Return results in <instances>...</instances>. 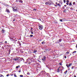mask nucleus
Here are the masks:
<instances>
[{
  "instance_id": "obj_44",
  "label": "nucleus",
  "mask_w": 77,
  "mask_h": 77,
  "mask_svg": "<svg viewBox=\"0 0 77 77\" xmlns=\"http://www.w3.org/2000/svg\"><path fill=\"white\" fill-rule=\"evenodd\" d=\"M64 58H65V59H66V56L65 55L64 56Z\"/></svg>"
},
{
  "instance_id": "obj_42",
  "label": "nucleus",
  "mask_w": 77,
  "mask_h": 77,
  "mask_svg": "<svg viewBox=\"0 0 77 77\" xmlns=\"http://www.w3.org/2000/svg\"><path fill=\"white\" fill-rule=\"evenodd\" d=\"M60 21H61V22H62V19L60 20Z\"/></svg>"
},
{
  "instance_id": "obj_41",
  "label": "nucleus",
  "mask_w": 77,
  "mask_h": 77,
  "mask_svg": "<svg viewBox=\"0 0 77 77\" xmlns=\"http://www.w3.org/2000/svg\"><path fill=\"white\" fill-rule=\"evenodd\" d=\"M20 69V70L19 71V72H21V69Z\"/></svg>"
},
{
  "instance_id": "obj_21",
  "label": "nucleus",
  "mask_w": 77,
  "mask_h": 77,
  "mask_svg": "<svg viewBox=\"0 0 77 77\" xmlns=\"http://www.w3.org/2000/svg\"><path fill=\"white\" fill-rule=\"evenodd\" d=\"M75 67H74V66H72V69H74V68H75Z\"/></svg>"
},
{
  "instance_id": "obj_36",
  "label": "nucleus",
  "mask_w": 77,
  "mask_h": 77,
  "mask_svg": "<svg viewBox=\"0 0 77 77\" xmlns=\"http://www.w3.org/2000/svg\"><path fill=\"white\" fill-rule=\"evenodd\" d=\"M30 37H33V35H30Z\"/></svg>"
},
{
  "instance_id": "obj_38",
  "label": "nucleus",
  "mask_w": 77,
  "mask_h": 77,
  "mask_svg": "<svg viewBox=\"0 0 77 77\" xmlns=\"http://www.w3.org/2000/svg\"><path fill=\"white\" fill-rule=\"evenodd\" d=\"M57 5L58 6H60V4H59V3L58 4H57Z\"/></svg>"
},
{
  "instance_id": "obj_48",
  "label": "nucleus",
  "mask_w": 77,
  "mask_h": 77,
  "mask_svg": "<svg viewBox=\"0 0 77 77\" xmlns=\"http://www.w3.org/2000/svg\"><path fill=\"white\" fill-rule=\"evenodd\" d=\"M38 69H36V71H38Z\"/></svg>"
},
{
  "instance_id": "obj_19",
  "label": "nucleus",
  "mask_w": 77,
  "mask_h": 77,
  "mask_svg": "<svg viewBox=\"0 0 77 77\" xmlns=\"http://www.w3.org/2000/svg\"><path fill=\"white\" fill-rule=\"evenodd\" d=\"M71 65H72V63H70L69 64V66L70 67L71 66Z\"/></svg>"
},
{
  "instance_id": "obj_1",
  "label": "nucleus",
  "mask_w": 77,
  "mask_h": 77,
  "mask_svg": "<svg viewBox=\"0 0 77 77\" xmlns=\"http://www.w3.org/2000/svg\"><path fill=\"white\" fill-rule=\"evenodd\" d=\"M39 30H42L43 29V26L41 25H39Z\"/></svg>"
},
{
  "instance_id": "obj_62",
  "label": "nucleus",
  "mask_w": 77,
  "mask_h": 77,
  "mask_svg": "<svg viewBox=\"0 0 77 77\" xmlns=\"http://www.w3.org/2000/svg\"><path fill=\"white\" fill-rule=\"evenodd\" d=\"M13 21H15V19H14V20H13Z\"/></svg>"
},
{
  "instance_id": "obj_57",
  "label": "nucleus",
  "mask_w": 77,
  "mask_h": 77,
  "mask_svg": "<svg viewBox=\"0 0 77 77\" xmlns=\"http://www.w3.org/2000/svg\"><path fill=\"white\" fill-rule=\"evenodd\" d=\"M5 43H7V41L5 42Z\"/></svg>"
},
{
  "instance_id": "obj_6",
  "label": "nucleus",
  "mask_w": 77,
  "mask_h": 77,
  "mask_svg": "<svg viewBox=\"0 0 77 77\" xmlns=\"http://www.w3.org/2000/svg\"><path fill=\"white\" fill-rule=\"evenodd\" d=\"M2 33H5V31L4 29H2Z\"/></svg>"
},
{
  "instance_id": "obj_16",
  "label": "nucleus",
  "mask_w": 77,
  "mask_h": 77,
  "mask_svg": "<svg viewBox=\"0 0 77 77\" xmlns=\"http://www.w3.org/2000/svg\"><path fill=\"white\" fill-rule=\"evenodd\" d=\"M20 66L18 65V66H17L16 67V68H17V69H18V68H20Z\"/></svg>"
},
{
  "instance_id": "obj_28",
  "label": "nucleus",
  "mask_w": 77,
  "mask_h": 77,
  "mask_svg": "<svg viewBox=\"0 0 77 77\" xmlns=\"http://www.w3.org/2000/svg\"><path fill=\"white\" fill-rule=\"evenodd\" d=\"M66 66L67 67V68H69V65L68 64H66Z\"/></svg>"
},
{
  "instance_id": "obj_40",
  "label": "nucleus",
  "mask_w": 77,
  "mask_h": 77,
  "mask_svg": "<svg viewBox=\"0 0 77 77\" xmlns=\"http://www.w3.org/2000/svg\"><path fill=\"white\" fill-rule=\"evenodd\" d=\"M70 9L71 10H72V9H73V8H70Z\"/></svg>"
},
{
  "instance_id": "obj_35",
  "label": "nucleus",
  "mask_w": 77,
  "mask_h": 77,
  "mask_svg": "<svg viewBox=\"0 0 77 77\" xmlns=\"http://www.w3.org/2000/svg\"><path fill=\"white\" fill-rule=\"evenodd\" d=\"M19 0H16V2H17V3H18V2H19Z\"/></svg>"
},
{
  "instance_id": "obj_33",
  "label": "nucleus",
  "mask_w": 77,
  "mask_h": 77,
  "mask_svg": "<svg viewBox=\"0 0 77 77\" xmlns=\"http://www.w3.org/2000/svg\"><path fill=\"white\" fill-rule=\"evenodd\" d=\"M10 74H11V76H12L13 75H14V74H13L12 73H11Z\"/></svg>"
},
{
  "instance_id": "obj_46",
  "label": "nucleus",
  "mask_w": 77,
  "mask_h": 77,
  "mask_svg": "<svg viewBox=\"0 0 77 77\" xmlns=\"http://www.w3.org/2000/svg\"><path fill=\"white\" fill-rule=\"evenodd\" d=\"M31 34H33V32H31Z\"/></svg>"
},
{
  "instance_id": "obj_39",
  "label": "nucleus",
  "mask_w": 77,
  "mask_h": 77,
  "mask_svg": "<svg viewBox=\"0 0 77 77\" xmlns=\"http://www.w3.org/2000/svg\"><path fill=\"white\" fill-rule=\"evenodd\" d=\"M33 11H36V9H35V8H34L33 9Z\"/></svg>"
},
{
  "instance_id": "obj_50",
  "label": "nucleus",
  "mask_w": 77,
  "mask_h": 77,
  "mask_svg": "<svg viewBox=\"0 0 77 77\" xmlns=\"http://www.w3.org/2000/svg\"><path fill=\"white\" fill-rule=\"evenodd\" d=\"M32 29H33V28H31V29H30V30H32Z\"/></svg>"
},
{
  "instance_id": "obj_45",
  "label": "nucleus",
  "mask_w": 77,
  "mask_h": 77,
  "mask_svg": "<svg viewBox=\"0 0 77 77\" xmlns=\"http://www.w3.org/2000/svg\"><path fill=\"white\" fill-rule=\"evenodd\" d=\"M9 74H8V75H6L7 77H8L9 76Z\"/></svg>"
},
{
  "instance_id": "obj_37",
  "label": "nucleus",
  "mask_w": 77,
  "mask_h": 77,
  "mask_svg": "<svg viewBox=\"0 0 77 77\" xmlns=\"http://www.w3.org/2000/svg\"><path fill=\"white\" fill-rule=\"evenodd\" d=\"M59 64L60 65H62V63H59Z\"/></svg>"
},
{
  "instance_id": "obj_10",
  "label": "nucleus",
  "mask_w": 77,
  "mask_h": 77,
  "mask_svg": "<svg viewBox=\"0 0 77 77\" xmlns=\"http://www.w3.org/2000/svg\"><path fill=\"white\" fill-rule=\"evenodd\" d=\"M67 72H68V70H66V71H65L64 72V74H66V73H67Z\"/></svg>"
},
{
  "instance_id": "obj_15",
  "label": "nucleus",
  "mask_w": 77,
  "mask_h": 77,
  "mask_svg": "<svg viewBox=\"0 0 77 77\" xmlns=\"http://www.w3.org/2000/svg\"><path fill=\"white\" fill-rule=\"evenodd\" d=\"M63 12H65V13H66V9H65L64 10Z\"/></svg>"
},
{
  "instance_id": "obj_49",
  "label": "nucleus",
  "mask_w": 77,
  "mask_h": 77,
  "mask_svg": "<svg viewBox=\"0 0 77 77\" xmlns=\"http://www.w3.org/2000/svg\"><path fill=\"white\" fill-rule=\"evenodd\" d=\"M55 4H56V5H57V2H56V3H55Z\"/></svg>"
},
{
  "instance_id": "obj_8",
  "label": "nucleus",
  "mask_w": 77,
  "mask_h": 77,
  "mask_svg": "<svg viewBox=\"0 0 77 77\" xmlns=\"http://www.w3.org/2000/svg\"><path fill=\"white\" fill-rule=\"evenodd\" d=\"M21 58H18V59L17 60V62H21Z\"/></svg>"
},
{
  "instance_id": "obj_18",
  "label": "nucleus",
  "mask_w": 77,
  "mask_h": 77,
  "mask_svg": "<svg viewBox=\"0 0 77 77\" xmlns=\"http://www.w3.org/2000/svg\"><path fill=\"white\" fill-rule=\"evenodd\" d=\"M66 54H69V52H67L66 53Z\"/></svg>"
},
{
  "instance_id": "obj_22",
  "label": "nucleus",
  "mask_w": 77,
  "mask_h": 77,
  "mask_svg": "<svg viewBox=\"0 0 77 77\" xmlns=\"http://www.w3.org/2000/svg\"><path fill=\"white\" fill-rule=\"evenodd\" d=\"M14 77H17V76L16 75V73H14Z\"/></svg>"
},
{
  "instance_id": "obj_53",
  "label": "nucleus",
  "mask_w": 77,
  "mask_h": 77,
  "mask_svg": "<svg viewBox=\"0 0 77 77\" xmlns=\"http://www.w3.org/2000/svg\"><path fill=\"white\" fill-rule=\"evenodd\" d=\"M62 68H63V69H64V67H63L62 66Z\"/></svg>"
},
{
  "instance_id": "obj_32",
  "label": "nucleus",
  "mask_w": 77,
  "mask_h": 77,
  "mask_svg": "<svg viewBox=\"0 0 77 77\" xmlns=\"http://www.w3.org/2000/svg\"><path fill=\"white\" fill-rule=\"evenodd\" d=\"M76 52H77V51H74L73 52V53H75Z\"/></svg>"
},
{
  "instance_id": "obj_12",
  "label": "nucleus",
  "mask_w": 77,
  "mask_h": 77,
  "mask_svg": "<svg viewBox=\"0 0 77 77\" xmlns=\"http://www.w3.org/2000/svg\"><path fill=\"white\" fill-rule=\"evenodd\" d=\"M49 3V2H46L45 4L46 5H48Z\"/></svg>"
},
{
  "instance_id": "obj_9",
  "label": "nucleus",
  "mask_w": 77,
  "mask_h": 77,
  "mask_svg": "<svg viewBox=\"0 0 77 77\" xmlns=\"http://www.w3.org/2000/svg\"><path fill=\"white\" fill-rule=\"evenodd\" d=\"M37 52V51L36 50H35L33 52V53H36Z\"/></svg>"
},
{
  "instance_id": "obj_58",
  "label": "nucleus",
  "mask_w": 77,
  "mask_h": 77,
  "mask_svg": "<svg viewBox=\"0 0 77 77\" xmlns=\"http://www.w3.org/2000/svg\"><path fill=\"white\" fill-rule=\"evenodd\" d=\"M0 43H3V42H0Z\"/></svg>"
},
{
  "instance_id": "obj_55",
  "label": "nucleus",
  "mask_w": 77,
  "mask_h": 77,
  "mask_svg": "<svg viewBox=\"0 0 77 77\" xmlns=\"http://www.w3.org/2000/svg\"><path fill=\"white\" fill-rule=\"evenodd\" d=\"M55 7H57V5H55Z\"/></svg>"
},
{
  "instance_id": "obj_30",
  "label": "nucleus",
  "mask_w": 77,
  "mask_h": 77,
  "mask_svg": "<svg viewBox=\"0 0 77 77\" xmlns=\"http://www.w3.org/2000/svg\"><path fill=\"white\" fill-rule=\"evenodd\" d=\"M59 69L60 71H62V69Z\"/></svg>"
},
{
  "instance_id": "obj_51",
  "label": "nucleus",
  "mask_w": 77,
  "mask_h": 77,
  "mask_svg": "<svg viewBox=\"0 0 77 77\" xmlns=\"http://www.w3.org/2000/svg\"><path fill=\"white\" fill-rule=\"evenodd\" d=\"M42 40L39 39V41H42Z\"/></svg>"
},
{
  "instance_id": "obj_52",
  "label": "nucleus",
  "mask_w": 77,
  "mask_h": 77,
  "mask_svg": "<svg viewBox=\"0 0 77 77\" xmlns=\"http://www.w3.org/2000/svg\"><path fill=\"white\" fill-rule=\"evenodd\" d=\"M19 45H20V46L21 45V43H19Z\"/></svg>"
},
{
  "instance_id": "obj_11",
  "label": "nucleus",
  "mask_w": 77,
  "mask_h": 77,
  "mask_svg": "<svg viewBox=\"0 0 77 77\" xmlns=\"http://www.w3.org/2000/svg\"><path fill=\"white\" fill-rule=\"evenodd\" d=\"M6 12H8V13H10V11H9V10H8V9H7V10H6Z\"/></svg>"
},
{
  "instance_id": "obj_47",
  "label": "nucleus",
  "mask_w": 77,
  "mask_h": 77,
  "mask_svg": "<svg viewBox=\"0 0 77 77\" xmlns=\"http://www.w3.org/2000/svg\"><path fill=\"white\" fill-rule=\"evenodd\" d=\"M64 6H65V7H66V6H67V5H64Z\"/></svg>"
},
{
  "instance_id": "obj_14",
  "label": "nucleus",
  "mask_w": 77,
  "mask_h": 77,
  "mask_svg": "<svg viewBox=\"0 0 77 77\" xmlns=\"http://www.w3.org/2000/svg\"><path fill=\"white\" fill-rule=\"evenodd\" d=\"M32 66H34V67L36 66V64L35 63H33L32 64Z\"/></svg>"
},
{
  "instance_id": "obj_4",
  "label": "nucleus",
  "mask_w": 77,
  "mask_h": 77,
  "mask_svg": "<svg viewBox=\"0 0 77 77\" xmlns=\"http://www.w3.org/2000/svg\"><path fill=\"white\" fill-rule=\"evenodd\" d=\"M20 62H24V60L23 58H20Z\"/></svg>"
},
{
  "instance_id": "obj_60",
  "label": "nucleus",
  "mask_w": 77,
  "mask_h": 77,
  "mask_svg": "<svg viewBox=\"0 0 77 77\" xmlns=\"http://www.w3.org/2000/svg\"><path fill=\"white\" fill-rule=\"evenodd\" d=\"M60 67L59 66L58 68H59V69H60Z\"/></svg>"
},
{
  "instance_id": "obj_2",
  "label": "nucleus",
  "mask_w": 77,
  "mask_h": 77,
  "mask_svg": "<svg viewBox=\"0 0 77 77\" xmlns=\"http://www.w3.org/2000/svg\"><path fill=\"white\" fill-rule=\"evenodd\" d=\"M42 60L43 62H45V61L46 60V57L45 56L43 57H42Z\"/></svg>"
},
{
  "instance_id": "obj_59",
  "label": "nucleus",
  "mask_w": 77,
  "mask_h": 77,
  "mask_svg": "<svg viewBox=\"0 0 77 77\" xmlns=\"http://www.w3.org/2000/svg\"><path fill=\"white\" fill-rule=\"evenodd\" d=\"M33 32V31H32V30H31V32Z\"/></svg>"
},
{
  "instance_id": "obj_13",
  "label": "nucleus",
  "mask_w": 77,
  "mask_h": 77,
  "mask_svg": "<svg viewBox=\"0 0 77 77\" xmlns=\"http://www.w3.org/2000/svg\"><path fill=\"white\" fill-rule=\"evenodd\" d=\"M44 41H45V40H44V41L43 42H42V44L43 45V44H44L45 43Z\"/></svg>"
},
{
  "instance_id": "obj_54",
  "label": "nucleus",
  "mask_w": 77,
  "mask_h": 77,
  "mask_svg": "<svg viewBox=\"0 0 77 77\" xmlns=\"http://www.w3.org/2000/svg\"><path fill=\"white\" fill-rule=\"evenodd\" d=\"M39 20H40V21H41V19L40 18L39 19Z\"/></svg>"
},
{
  "instance_id": "obj_24",
  "label": "nucleus",
  "mask_w": 77,
  "mask_h": 77,
  "mask_svg": "<svg viewBox=\"0 0 77 77\" xmlns=\"http://www.w3.org/2000/svg\"><path fill=\"white\" fill-rule=\"evenodd\" d=\"M69 6H71V5H72V3H71V2H70V3H69Z\"/></svg>"
},
{
  "instance_id": "obj_7",
  "label": "nucleus",
  "mask_w": 77,
  "mask_h": 77,
  "mask_svg": "<svg viewBox=\"0 0 77 77\" xmlns=\"http://www.w3.org/2000/svg\"><path fill=\"white\" fill-rule=\"evenodd\" d=\"M66 5H69V0H67L66 1Z\"/></svg>"
},
{
  "instance_id": "obj_56",
  "label": "nucleus",
  "mask_w": 77,
  "mask_h": 77,
  "mask_svg": "<svg viewBox=\"0 0 77 77\" xmlns=\"http://www.w3.org/2000/svg\"><path fill=\"white\" fill-rule=\"evenodd\" d=\"M76 48H77V44L76 45Z\"/></svg>"
},
{
  "instance_id": "obj_43",
  "label": "nucleus",
  "mask_w": 77,
  "mask_h": 77,
  "mask_svg": "<svg viewBox=\"0 0 77 77\" xmlns=\"http://www.w3.org/2000/svg\"><path fill=\"white\" fill-rule=\"evenodd\" d=\"M4 6H9L8 5H4Z\"/></svg>"
},
{
  "instance_id": "obj_3",
  "label": "nucleus",
  "mask_w": 77,
  "mask_h": 77,
  "mask_svg": "<svg viewBox=\"0 0 77 77\" xmlns=\"http://www.w3.org/2000/svg\"><path fill=\"white\" fill-rule=\"evenodd\" d=\"M12 8H13V10L14 12L18 11V9L17 8H14L13 7H12Z\"/></svg>"
},
{
  "instance_id": "obj_25",
  "label": "nucleus",
  "mask_w": 77,
  "mask_h": 77,
  "mask_svg": "<svg viewBox=\"0 0 77 77\" xmlns=\"http://www.w3.org/2000/svg\"><path fill=\"white\" fill-rule=\"evenodd\" d=\"M58 43H59V41H58L57 42H55L56 44H57Z\"/></svg>"
},
{
  "instance_id": "obj_63",
  "label": "nucleus",
  "mask_w": 77,
  "mask_h": 77,
  "mask_svg": "<svg viewBox=\"0 0 77 77\" xmlns=\"http://www.w3.org/2000/svg\"><path fill=\"white\" fill-rule=\"evenodd\" d=\"M60 72H61V74H62V71Z\"/></svg>"
},
{
  "instance_id": "obj_31",
  "label": "nucleus",
  "mask_w": 77,
  "mask_h": 77,
  "mask_svg": "<svg viewBox=\"0 0 77 77\" xmlns=\"http://www.w3.org/2000/svg\"><path fill=\"white\" fill-rule=\"evenodd\" d=\"M27 75H30V73L29 72H28L27 73Z\"/></svg>"
},
{
  "instance_id": "obj_5",
  "label": "nucleus",
  "mask_w": 77,
  "mask_h": 77,
  "mask_svg": "<svg viewBox=\"0 0 77 77\" xmlns=\"http://www.w3.org/2000/svg\"><path fill=\"white\" fill-rule=\"evenodd\" d=\"M18 59H18V57H16L14 59V60L16 61H17V60H18Z\"/></svg>"
},
{
  "instance_id": "obj_27",
  "label": "nucleus",
  "mask_w": 77,
  "mask_h": 77,
  "mask_svg": "<svg viewBox=\"0 0 77 77\" xmlns=\"http://www.w3.org/2000/svg\"><path fill=\"white\" fill-rule=\"evenodd\" d=\"M59 42H61L62 41V39H59Z\"/></svg>"
},
{
  "instance_id": "obj_29",
  "label": "nucleus",
  "mask_w": 77,
  "mask_h": 77,
  "mask_svg": "<svg viewBox=\"0 0 77 77\" xmlns=\"http://www.w3.org/2000/svg\"><path fill=\"white\" fill-rule=\"evenodd\" d=\"M75 2H73V5H75Z\"/></svg>"
},
{
  "instance_id": "obj_20",
  "label": "nucleus",
  "mask_w": 77,
  "mask_h": 77,
  "mask_svg": "<svg viewBox=\"0 0 77 77\" xmlns=\"http://www.w3.org/2000/svg\"><path fill=\"white\" fill-rule=\"evenodd\" d=\"M19 2H20V3H23V1L22 0H19Z\"/></svg>"
},
{
  "instance_id": "obj_34",
  "label": "nucleus",
  "mask_w": 77,
  "mask_h": 77,
  "mask_svg": "<svg viewBox=\"0 0 77 77\" xmlns=\"http://www.w3.org/2000/svg\"><path fill=\"white\" fill-rule=\"evenodd\" d=\"M20 77H23V75H20Z\"/></svg>"
},
{
  "instance_id": "obj_26",
  "label": "nucleus",
  "mask_w": 77,
  "mask_h": 77,
  "mask_svg": "<svg viewBox=\"0 0 77 77\" xmlns=\"http://www.w3.org/2000/svg\"><path fill=\"white\" fill-rule=\"evenodd\" d=\"M63 2L64 3H66V0H63Z\"/></svg>"
},
{
  "instance_id": "obj_61",
  "label": "nucleus",
  "mask_w": 77,
  "mask_h": 77,
  "mask_svg": "<svg viewBox=\"0 0 77 77\" xmlns=\"http://www.w3.org/2000/svg\"><path fill=\"white\" fill-rule=\"evenodd\" d=\"M74 77H76V75L74 76Z\"/></svg>"
},
{
  "instance_id": "obj_23",
  "label": "nucleus",
  "mask_w": 77,
  "mask_h": 77,
  "mask_svg": "<svg viewBox=\"0 0 77 77\" xmlns=\"http://www.w3.org/2000/svg\"><path fill=\"white\" fill-rule=\"evenodd\" d=\"M0 77H4V76H3L2 75H0Z\"/></svg>"
},
{
  "instance_id": "obj_64",
  "label": "nucleus",
  "mask_w": 77,
  "mask_h": 77,
  "mask_svg": "<svg viewBox=\"0 0 77 77\" xmlns=\"http://www.w3.org/2000/svg\"><path fill=\"white\" fill-rule=\"evenodd\" d=\"M16 15H18V14H17Z\"/></svg>"
},
{
  "instance_id": "obj_17",
  "label": "nucleus",
  "mask_w": 77,
  "mask_h": 77,
  "mask_svg": "<svg viewBox=\"0 0 77 77\" xmlns=\"http://www.w3.org/2000/svg\"><path fill=\"white\" fill-rule=\"evenodd\" d=\"M57 72H60V70H59V68H58L57 69Z\"/></svg>"
}]
</instances>
